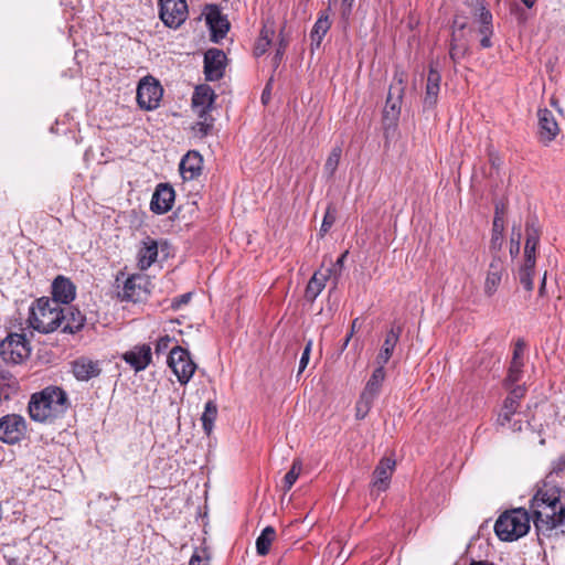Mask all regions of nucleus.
Segmentation results:
<instances>
[{
    "instance_id": "f257e3e1",
    "label": "nucleus",
    "mask_w": 565,
    "mask_h": 565,
    "mask_svg": "<svg viewBox=\"0 0 565 565\" xmlns=\"http://www.w3.org/2000/svg\"><path fill=\"white\" fill-rule=\"evenodd\" d=\"M533 522L539 533L552 536L565 534V501L556 487L539 489L530 505Z\"/></svg>"
},
{
    "instance_id": "f03ea898",
    "label": "nucleus",
    "mask_w": 565,
    "mask_h": 565,
    "mask_svg": "<svg viewBox=\"0 0 565 565\" xmlns=\"http://www.w3.org/2000/svg\"><path fill=\"white\" fill-rule=\"evenodd\" d=\"M70 407L67 393L62 387L51 385L31 396L28 409L33 420L52 423L63 417Z\"/></svg>"
},
{
    "instance_id": "7ed1b4c3",
    "label": "nucleus",
    "mask_w": 565,
    "mask_h": 565,
    "mask_svg": "<svg viewBox=\"0 0 565 565\" xmlns=\"http://www.w3.org/2000/svg\"><path fill=\"white\" fill-rule=\"evenodd\" d=\"M63 307L47 297L36 299L29 309L28 324L40 333H51L61 327Z\"/></svg>"
},
{
    "instance_id": "20e7f679",
    "label": "nucleus",
    "mask_w": 565,
    "mask_h": 565,
    "mask_svg": "<svg viewBox=\"0 0 565 565\" xmlns=\"http://www.w3.org/2000/svg\"><path fill=\"white\" fill-rule=\"evenodd\" d=\"M530 521L531 516L523 508L505 511L497 520L494 532L501 541H516L529 532Z\"/></svg>"
},
{
    "instance_id": "39448f33",
    "label": "nucleus",
    "mask_w": 565,
    "mask_h": 565,
    "mask_svg": "<svg viewBox=\"0 0 565 565\" xmlns=\"http://www.w3.org/2000/svg\"><path fill=\"white\" fill-rule=\"evenodd\" d=\"M406 73L396 70L393 77V83L390 86L385 107L383 109V128L385 132L390 129L395 130L398 124L403 97L405 94Z\"/></svg>"
},
{
    "instance_id": "423d86ee",
    "label": "nucleus",
    "mask_w": 565,
    "mask_h": 565,
    "mask_svg": "<svg viewBox=\"0 0 565 565\" xmlns=\"http://www.w3.org/2000/svg\"><path fill=\"white\" fill-rule=\"evenodd\" d=\"M31 347L24 333H10L0 342V356L6 362L21 363L30 356Z\"/></svg>"
},
{
    "instance_id": "0eeeda50",
    "label": "nucleus",
    "mask_w": 565,
    "mask_h": 565,
    "mask_svg": "<svg viewBox=\"0 0 565 565\" xmlns=\"http://www.w3.org/2000/svg\"><path fill=\"white\" fill-rule=\"evenodd\" d=\"M168 365L182 385L189 383L196 369V364L192 361L190 352L179 345L170 350Z\"/></svg>"
},
{
    "instance_id": "6e6552de",
    "label": "nucleus",
    "mask_w": 565,
    "mask_h": 565,
    "mask_svg": "<svg viewBox=\"0 0 565 565\" xmlns=\"http://www.w3.org/2000/svg\"><path fill=\"white\" fill-rule=\"evenodd\" d=\"M163 89L160 83L152 76L143 77L137 87V102L140 108L152 110L159 106Z\"/></svg>"
},
{
    "instance_id": "1a4fd4ad",
    "label": "nucleus",
    "mask_w": 565,
    "mask_h": 565,
    "mask_svg": "<svg viewBox=\"0 0 565 565\" xmlns=\"http://www.w3.org/2000/svg\"><path fill=\"white\" fill-rule=\"evenodd\" d=\"M26 430L25 419L18 414L6 415L0 418V440L14 445L19 443Z\"/></svg>"
},
{
    "instance_id": "9d476101",
    "label": "nucleus",
    "mask_w": 565,
    "mask_h": 565,
    "mask_svg": "<svg viewBox=\"0 0 565 565\" xmlns=\"http://www.w3.org/2000/svg\"><path fill=\"white\" fill-rule=\"evenodd\" d=\"M159 15L169 28L180 26L188 17L185 0H159Z\"/></svg>"
},
{
    "instance_id": "9b49d317",
    "label": "nucleus",
    "mask_w": 565,
    "mask_h": 565,
    "mask_svg": "<svg viewBox=\"0 0 565 565\" xmlns=\"http://www.w3.org/2000/svg\"><path fill=\"white\" fill-rule=\"evenodd\" d=\"M226 55L222 50L210 49L204 54V75L206 81L214 82L223 77Z\"/></svg>"
},
{
    "instance_id": "f8f14e48",
    "label": "nucleus",
    "mask_w": 565,
    "mask_h": 565,
    "mask_svg": "<svg viewBox=\"0 0 565 565\" xmlns=\"http://www.w3.org/2000/svg\"><path fill=\"white\" fill-rule=\"evenodd\" d=\"M539 139L544 146H548L559 134L558 124L553 113L547 109H539Z\"/></svg>"
},
{
    "instance_id": "ddd939ff",
    "label": "nucleus",
    "mask_w": 565,
    "mask_h": 565,
    "mask_svg": "<svg viewBox=\"0 0 565 565\" xmlns=\"http://www.w3.org/2000/svg\"><path fill=\"white\" fill-rule=\"evenodd\" d=\"M175 192L169 183H159L152 194L150 210L156 214H164L172 209Z\"/></svg>"
},
{
    "instance_id": "4468645a",
    "label": "nucleus",
    "mask_w": 565,
    "mask_h": 565,
    "mask_svg": "<svg viewBox=\"0 0 565 565\" xmlns=\"http://www.w3.org/2000/svg\"><path fill=\"white\" fill-rule=\"evenodd\" d=\"M203 169V158L195 151L191 150L180 161L179 170L184 181H192L198 179Z\"/></svg>"
},
{
    "instance_id": "2eb2a0df",
    "label": "nucleus",
    "mask_w": 565,
    "mask_h": 565,
    "mask_svg": "<svg viewBox=\"0 0 565 565\" xmlns=\"http://www.w3.org/2000/svg\"><path fill=\"white\" fill-rule=\"evenodd\" d=\"M72 372L78 381H89L102 373L100 362L87 356H79L72 362Z\"/></svg>"
},
{
    "instance_id": "dca6fc26",
    "label": "nucleus",
    "mask_w": 565,
    "mask_h": 565,
    "mask_svg": "<svg viewBox=\"0 0 565 565\" xmlns=\"http://www.w3.org/2000/svg\"><path fill=\"white\" fill-rule=\"evenodd\" d=\"M151 348L149 344H140L122 354L124 361L136 372L143 371L151 363Z\"/></svg>"
},
{
    "instance_id": "f3484780",
    "label": "nucleus",
    "mask_w": 565,
    "mask_h": 565,
    "mask_svg": "<svg viewBox=\"0 0 565 565\" xmlns=\"http://www.w3.org/2000/svg\"><path fill=\"white\" fill-rule=\"evenodd\" d=\"M75 285L64 276H57L52 282V298L54 303L67 305L75 298Z\"/></svg>"
},
{
    "instance_id": "a211bd4d",
    "label": "nucleus",
    "mask_w": 565,
    "mask_h": 565,
    "mask_svg": "<svg viewBox=\"0 0 565 565\" xmlns=\"http://www.w3.org/2000/svg\"><path fill=\"white\" fill-rule=\"evenodd\" d=\"M395 469V460L382 458L373 471L372 488L377 492L385 491L391 482Z\"/></svg>"
},
{
    "instance_id": "6ab92c4d",
    "label": "nucleus",
    "mask_w": 565,
    "mask_h": 565,
    "mask_svg": "<svg viewBox=\"0 0 565 565\" xmlns=\"http://www.w3.org/2000/svg\"><path fill=\"white\" fill-rule=\"evenodd\" d=\"M206 24L211 31V40L218 42L225 38L230 30V22L225 15L221 13L217 7H212L206 13Z\"/></svg>"
},
{
    "instance_id": "aec40b11",
    "label": "nucleus",
    "mask_w": 565,
    "mask_h": 565,
    "mask_svg": "<svg viewBox=\"0 0 565 565\" xmlns=\"http://www.w3.org/2000/svg\"><path fill=\"white\" fill-rule=\"evenodd\" d=\"M505 204L497 202L494 206V217L492 223V235L490 241V249L493 253L500 252L503 245Z\"/></svg>"
},
{
    "instance_id": "412c9836",
    "label": "nucleus",
    "mask_w": 565,
    "mask_h": 565,
    "mask_svg": "<svg viewBox=\"0 0 565 565\" xmlns=\"http://www.w3.org/2000/svg\"><path fill=\"white\" fill-rule=\"evenodd\" d=\"M214 98V90L209 85H200L195 88L192 97V108L199 117L210 114Z\"/></svg>"
},
{
    "instance_id": "4be33fe9",
    "label": "nucleus",
    "mask_w": 565,
    "mask_h": 565,
    "mask_svg": "<svg viewBox=\"0 0 565 565\" xmlns=\"http://www.w3.org/2000/svg\"><path fill=\"white\" fill-rule=\"evenodd\" d=\"M403 327L399 324L393 323L391 329L387 331L383 345L376 356L377 365H385L393 355L395 347L399 341V337L402 334Z\"/></svg>"
},
{
    "instance_id": "5701e85b",
    "label": "nucleus",
    "mask_w": 565,
    "mask_h": 565,
    "mask_svg": "<svg viewBox=\"0 0 565 565\" xmlns=\"http://www.w3.org/2000/svg\"><path fill=\"white\" fill-rule=\"evenodd\" d=\"M440 72L434 66V64H430L427 74L426 92L424 97L425 107L433 108L437 104L438 94L440 90Z\"/></svg>"
},
{
    "instance_id": "b1692460",
    "label": "nucleus",
    "mask_w": 565,
    "mask_h": 565,
    "mask_svg": "<svg viewBox=\"0 0 565 565\" xmlns=\"http://www.w3.org/2000/svg\"><path fill=\"white\" fill-rule=\"evenodd\" d=\"M525 234L524 258L536 260L535 252L540 242L541 228L535 216H532L526 221Z\"/></svg>"
},
{
    "instance_id": "393cba45",
    "label": "nucleus",
    "mask_w": 565,
    "mask_h": 565,
    "mask_svg": "<svg viewBox=\"0 0 565 565\" xmlns=\"http://www.w3.org/2000/svg\"><path fill=\"white\" fill-rule=\"evenodd\" d=\"M84 323L85 317L78 309L73 307L63 308V318L58 328L63 333L74 334L84 327Z\"/></svg>"
},
{
    "instance_id": "a878e982",
    "label": "nucleus",
    "mask_w": 565,
    "mask_h": 565,
    "mask_svg": "<svg viewBox=\"0 0 565 565\" xmlns=\"http://www.w3.org/2000/svg\"><path fill=\"white\" fill-rule=\"evenodd\" d=\"M503 273V260L498 256H493L484 282V292L487 296H492L497 291L501 282Z\"/></svg>"
},
{
    "instance_id": "bb28decb",
    "label": "nucleus",
    "mask_w": 565,
    "mask_h": 565,
    "mask_svg": "<svg viewBox=\"0 0 565 565\" xmlns=\"http://www.w3.org/2000/svg\"><path fill=\"white\" fill-rule=\"evenodd\" d=\"M332 270H318L313 274L306 287L305 297L307 300L313 301L320 295L326 286V281L332 277Z\"/></svg>"
},
{
    "instance_id": "cd10ccee",
    "label": "nucleus",
    "mask_w": 565,
    "mask_h": 565,
    "mask_svg": "<svg viewBox=\"0 0 565 565\" xmlns=\"http://www.w3.org/2000/svg\"><path fill=\"white\" fill-rule=\"evenodd\" d=\"M158 257V244L154 239L148 237L143 241L142 247L138 252V266L140 269H148Z\"/></svg>"
},
{
    "instance_id": "c85d7f7f",
    "label": "nucleus",
    "mask_w": 565,
    "mask_h": 565,
    "mask_svg": "<svg viewBox=\"0 0 565 565\" xmlns=\"http://www.w3.org/2000/svg\"><path fill=\"white\" fill-rule=\"evenodd\" d=\"M331 28V21L329 19V15L327 13H321L316 21L311 33V45L316 46L317 49L320 46L324 35Z\"/></svg>"
},
{
    "instance_id": "c756f323",
    "label": "nucleus",
    "mask_w": 565,
    "mask_h": 565,
    "mask_svg": "<svg viewBox=\"0 0 565 565\" xmlns=\"http://www.w3.org/2000/svg\"><path fill=\"white\" fill-rule=\"evenodd\" d=\"M385 375L386 373L384 366L377 365V367L373 371L371 377L369 379L362 393L376 398L381 391L382 384L385 380Z\"/></svg>"
},
{
    "instance_id": "7c9ffc66",
    "label": "nucleus",
    "mask_w": 565,
    "mask_h": 565,
    "mask_svg": "<svg viewBox=\"0 0 565 565\" xmlns=\"http://www.w3.org/2000/svg\"><path fill=\"white\" fill-rule=\"evenodd\" d=\"M520 403L514 397H507L497 418V425L505 427L516 415Z\"/></svg>"
},
{
    "instance_id": "2f4dec72",
    "label": "nucleus",
    "mask_w": 565,
    "mask_h": 565,
    "mask_svg": "<svg viewBox=\"0 0 565 565\" xmlns=\"http://www.w3.org/2000/svg\"><path fill=\"white\" fill-rule=\"evenodd\" d=\"M535 259H525L518 271L520 284L527 290L532 291L534 288L533 276L535 273Z\"/></svg>"
},
{
    "instance_id": "473e14b6",
    "label": "nucleus",
    "mask_w": 565,
    "mask_h": 565,
    "mask_svg": "<svg viewBox=\"0 0 565 565\" xmlns=\"http://www.w3.org/2000/svg\"><path fill=\"white\" fill-rule=\"evenodd\" d=\"M276 539V530L268 525L266 526L260 535L256 539V552L260 556H265L269 553L271 543Z\"/></svg>"
},
{
    "instance_id": "72a5a7b5",
    "label": "nucleus",
    "mask_w": 565,
    "mask_h": 565,
    "mask_svg": "<svg viewBox=\"0 0 565 565\" xmlns=\"http://www.w3.org/2000/svg\"><path fill=\"white\" fill-rule=\"evenodd\" d=\"M217 417V405L214 401L206 402L204 412L201 416L202 427L206 435H211L214 422Z\"/></svg>"
},
{
    "instance_id": "f704fd0d",
    "label": "nucleus",
    "mask_w": 565,
    "mask_h": 565,
    "mask_svg": "<svg viewBox=\"0 0 565 565\" xmlns=\"http://www.w3.org/2000/svg\"><path fill=\"white\" fill-rule=\"evenodd\" d=\"M119 295L122 300L127 301L136 302L140 299L141 287L140 285H137L135 277H130L125 281L122 290Z\"/></svg>"
},
{
    "instance_id": "c9c22d12",
    "label": "nucleus",
    "mask_w": 565,
    "mask_h": 565,
    "mask_svg": "<svg viewBox=\"0 0 565 565\" xmlns=\"http://www.w3.org/2000/svg\"><path fill=\"white\" fill-rule=\"evenodd\" d=\"M341 154L342 148L340 146L333 147L329 153L323 169L328 178H332L334 175L340 162Z\"/></svg>"
},
{
    "instance_id": "e433bc0d",
    "label": "nucleus",
    "mask_w": 565,
    "mask_h": 565,
    "mask_svg": "<svg viewBox=\"0 0 565 565\" xmlns=\"http://www.w3.org/2000/svg\"><path fill=\"white\" fill-rule=\"evenodd\" d=\"M302 470V462L300 459H295L290 470L286 473L282 480V489L285 492L289 491L297 481Z\"/></svg>"
},
{
    "instance_id": "4c0bfd02",
    "label": "nucleus",
    "mask_w": 565,
    "mask_h": 565,
    "mask_svg": "<svg viewBox=\"0 0 565 565\" xmlns=\"http://www.w3.org/2000/svg\"><path fill=\"white\" fill-rule=\"evenodd\" d=\"M467 45L465 43H460V40L457 35V32L454 31L452 32V39H451V42H450V47H449V56L450 58L456 63L458 62L460 58H462L466 53H467Z\"/></svg>"
},
{
    "instance_id": "58836bf2",
    "label": "nucleus",
    "mask_w": 565,
    "mask_h": 565,
    "mask_svg": "<svg viewBox=\"0 0 565 565\" xmlns=\"http://www.w3.org/2000/svg\"><path fill=\"white\" fill-rule=\"evenodd\" d=\"M375 401L374 397H371L366 394L361 393L359 401L356 402L355 406V417L356 419H363L366 417L369 412L372 408L373 402Z\"/></svg>"
},
{
    "instance_id": "ea45409f",
    "label": "nucleus",
    "mask_w": 565,
    "mask_h": 565,
    "mask_svg": "<svg viewBox=\"0 0 565 565\" xmlns=\"http://www.w3.org/2000/svg\"><path fill=\"white\" fill-rule=\"evenodd\" d=\"M335 220H337V209L332 204H329L326 210L323 221H322V224L320 227V232H319L320 236H324L330 231L332 225L335 223Z\"/></svg>"
},
{
    "instance_id": "a19ab883",
    "label": "nucleus",
    "mask_w": 565,
    "mask_h": 565,
    "mask_svg": "<svg viewBox=\"0 0 565 565\" xmlns=\"http://www.w3.org/2000/svg\"><path fill=\"white\" fill-rule=\"evenodd\" d=\"M200 120L195 124L194 130L201 136L205 137L210 134L213 128L214 119L210 114L204 115L203 117H199Z\"/></svg>"
},
{
    "instance_id": "79ce46f5",
    "label": "nucleus",
    "mask_w": 565,
    "mask_h": 565,
    "mask_svg": "<svg viewBox=\"0 0 565 565\" xmlns=\"http://www.w3.org/2000/svg\"><path fill=\"white\" fill-rule=\"evenodd\" d=\"M523 362L511 361L507 380L510 383H515L521 379Z\"/></svg>"
},
{
    "instance_id": "37998d69",
    "label": "nucleus",
    "mask_w": 565,
    "mask_h": 565,
    "mask_svg": "<svg viewBox=\"0 0 565 565\" xmlns=\"http://www.w3.org/2000/svg\"><path fill=\"white\" fill-rule=\"evenodd\" d=\"M520 241H521V230L520 227L515 232V227H513L512 236L510 241V255L512 258L516 257L520 253Z\"/></svg>"
},
{
    "instance_id": "c03bdc74",
    "label": "nucleus",
    "mask_w": 565,
    "mask_h": 565,
    "mask_svg": "<svg viewBox=\"0 0 565 565\" xmlns=\"http://www.w3.org/2000/svg\"><path fill=\"white\" fill-rule=\"evenodd\" d=\"M348 254H349V252L345 250L343 254H341V256L337 259V262L334 264H332L331 267L328 268V269H333L332 276L334 277V285H337V282H338L339 276L341 275V270L343 268V264H344V260H345Z\"/></svg>"
},
{
    "instance_id": "a18cd8bd",
    "label": "nucleus",
    "mask_w": 565,
    "mask_h": 565,
    "mask_svg": "<svg viewBox=\"0 0 565 565\" xmlns=\"http://www.w3.org/2000/svg\"><path fill=\"white\" fill-rule=\"evenodd\" d=\"M311 347H312V340H309L303 349V352L301 354V358H300V362H299V369H298V373H302L305 371V369L307 367L308 363H309V359H310V353H311Z\"/></svg>"
},
{
    "instance_id": "49530a36",
    "label": "nucleus",
    "mask_w": 565,
    "mask_h": 565,
    "mask_svg": "<svg viewBox=\"0 0 565 565\" xmlns=\"http://www.w3.org/2000/svg\"><path fill=\"white\" fill-rule=\"evenodd\" d=\"M172 342V338L170 335H164L158 339L156 343L154 351L157 354H161L167 352L170 349V344Z\"/></svg>"
},
{
    "instance_id": "de8ad7c7",
    "label": "nucleus",
    "mask_w": 565,
    "mask_h": 565,
    "mask_svg": "<svg viewBox=\"0 0 565 565\" xmlns=\"http://www.w3.org/2000/svg\"><path fill=\"white\" fill-rule=\"evenodd\" d=\"M479 11H480L479 20H480L481 25H492V14L484 7L483 2H480Z\"/></svg>"
},
{
    "instance_id": "09e8293b",
    "label": "nucleus",
    "mask_w": 565,
    "mask_h": 565,
    "mask_svg": "<svg viewBox=\"0 0 565 565\" xmlns=\"http://www.w3.org/2000/svg\"><path fill=\"white\" fill-rule=\"evenodd\" d=\"M354 2L355 0H341L340 12L343 19H349L352 13Z\"/></svg>"
},
{
    "instance_id": "8fccbe9b",
    "label": "nucleus",
    "mask_w": 565,
    "mask_h": 565,
    "mask_svg": "<svg viewBox=\"0 0 565 565\" xmlns=\"http://www.w3.org/2000/svg\"><path fill=\"white\" fill-rule=\"evenodd\" d=\"M525 343L522 340H518L513 349V362H523Z\"/></svg>"
},
{
    "instance_id": "3c124183",
    "label": "nucleus",
    "mask_w": 565,
    "mask_h": 565,
    "mask_svg": "<svg viewBox=\"0 0 565 565\" xmlns=\"http://www.w3.org/2000/svg\"><path fill=\"white\" fill-rule=\"evenodd\" d=\"M286 47H287V42H286L284 39H281V40H280V42H279V46H278V49H277V51H276V54H275V56H274V64H275L276 66H277V65L279 64V62L281 61V57H282V55H284V52H285Z\"/></svg>"
},
{
    "instance_id": "603ef678",
    "label": "nucleus",
    "mask_w": 565,
    "mask_h": 565,
    "mask_svg": "<svg viewBox=\"0 0 565 565\" xmlns=\"http://www.w3.org/2000/svg\"><path fill=\"white\" fill-rule=\"evenodd\" d=\"M274 33H275L274 29H269L267 25H264L260 31L259 39L263 40L264 42H269V44H270Z\"/></svg>"
},
{
    "instance_id": "864d4df0",
    "label": "nucleus",
    "mask_w": 565,
    "mask_h": 565,
    "mask_svg": "<svg viewBox=\"0 0 565 565\" xmlns=\"http://www.w3.org/2000/svg\"><path fill=\"white\" fill-rule=\"evenodd\" d=\"M269 45H270L269 42H264L263 40L259 39L255 46V54L257 56L263 55L267 51Z\"/></svg>"
},
{
    "instance_id": "5fc2aeb1",
    "label": "nucleus",
    "mask_w": 565,
    "mask_h": 565,
    "mask_svg": "<svg viewBox=\"0 0 565 565\" xmlns=\"http://www.w3.org/2000/svg\"><path fill=\"white\" fill-rule=\"evenodd\" d=\"M191 295L190 294H183L179 298L174 299L172 302L173 308H180L181 305L188 303L190 300Z\"/></svg>"
},
{
    "instance_id": "6e6d98bb",
    "label": "nucleus",
    "mask_w": 565,
    "mask_h": 565,
    "mask_svg": "<svg viewBox=\"0 0 565 565\" xmlns=\"http://www.w3.org/2000/svg\"><path fill=\"white\" fill-rule=\"evenodd\" d=\"M271 82H273V79L270 78L269 82L266 84L263 93H262V102H263V104H267L269 102V99H270Z\"/></svg>"
},
{
    "instance_id": "4d7b16f0",
    "label": "nucleus",
    "mask_w": 565,
    "mask_h": 565,
    "mask_svg": "<svg viewBox=\"0 0 565 565\" xmlns=\"http://www.w3.org/2000/svg\"><path fill=\"white\" fill-rule=\"evenodd\" d=\"M189 565H209V561L203 559L198 553H194L190 558Z\"/></svg>"
},
{
    "instance_id": "13d9d810",
    "label": "nucleus",
    "mask_w": 565,
    "mask_h": 565,
    "mask_svg": "<svg viewBox=\"0 0 565 565\" xmlns=\"http://www.w3.org/2000/svg\"><path fill=\"white\" fill-rule=\"evenodd\" d=\"M524 388L521 386L515 387L511 391V393L507 397H514L519 403L520 399L523 397Z\"/></svg>"
},
{
    "instance_id": "bf43d9fd",
    "label": "nucleus",
    "mask_w": 565,
    "mask_h": 565,
    "mask_svg": "<svg viewBox=\"0 0 565 565\" xmlns=\"http://www.w3.org/2000/svg\"><path fill=\"white\" fill-rule=\"evenodd\" d=\"M509 428L512 430V431H521L522 430V419L520 418H512L511 423L509 424Z\"/></svg>"
},
{
    "instance_id": "052dcab7",
    "label": "nucleus",
    "mask_w": 565,
    "mask_h": 565,
    "mask_svg": "<svg viewBox=\"0 0 565 565\" xmlns=\"http://www.w3.org/2000/svg\"><path fill=\"white\" fill-rule=\"evenodd\" d=\"M479 33L482 36H491L493 33V28L492 25H480Z\"/></svg>"
},
{
    "instance_id": "680f3d73",
    "label": "nucleus",
    "mask_w": 565,
    "mask_h": 565,
    "mask_svg": "<svg viewBox=\"0 0 565 565\" xmlns=\"http://www.w3.org/2000/svg\"><path fill=\"white\" fill-rule=\"evenodd\" d=\"M565 468V458H559L554 467H553V472L555 473H559L563 469Z\"/></svg>"
},
{
    "instance_id": "e2e57ef3",
    "label": "nucleus",
    "mask_w": 565,
    "mask_h": 565,
    "mask_svg": "<svg viewBox=\"0 0 565 565\" xmlns=\"http://www.w3.org/2000/svg\"><path fill=\"white\" fill-rule=\"evenodd\" d=\"M480 45L483 49H489L492 46L491 36H482L480 40Z\"/></svg>"
},
{
    "instance_id": "0e129e2a",
    "label": "nucleus",
    "mask_w": 565,
    "mask_h": 565,
    "mask_svg": "<svg viewBox=\"0 0 565 565\" xmlns=\"http://www.w3.org/2000/svg\"><path fill=\"white\" fill-rule=\"evenodd\" d=\"M545 287H546V273L544 274V276H543V278L541 280V285H540V289H539L540 296H544Z\"/></svg>"
},
{
    "instance_id": "69168bd1",
    "label": "nucleus",
    "mask_w": 565,
    "mask_h": 565,
    "mask_svg": "<svg viewBox=\"0 0 565 565\" xmlns=\"http://www.w3.org/2000/svg\"><path fill=\"white\" fill-rule=\"evenodd\" d=\"M351 338H352V332H350V333L345 337L344 342H343V344H342V347H341V350H342V351H343V350H345V348L348 347V344H349V342H350Z\"/></svg>"
},
{
    "instance_id": "338daca9",
    "label": "nucleus",
    "mask_w": 565,
    "mask_h": 565,
    "mask_svg": "<svg viewBox=\"0 0 565 565\" xmlns=\"http://www.w3.org/2000/svg\"><path fill=\"white\" fill-rule=\"evenodd\" d=\"M469 565H494V564L489 563L487 561H472Z\"/></svg>"
},
{
    "instance_id": "774afa93",
    "label": "nucleus",
    "mask_w": 565,
    "mask_h": 565,
    "mask_svg": "<svg viewBox=\"0 0 565 565\" xmlns=\"http://www.w3.org/2000/svg\"><path fill=\"white\" fill-rule=\"evenodd\" d=\"M454 25L457 28L458 31H462L466 28V23H459L457 20L454 21Z\"/></svg>"
}]
</instances>
